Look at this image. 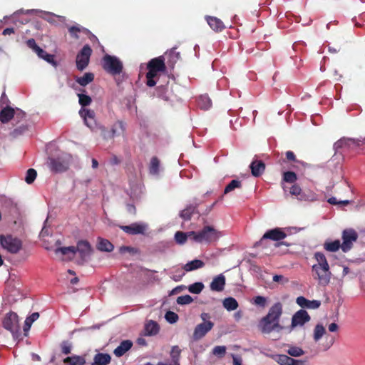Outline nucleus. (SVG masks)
Masks as SVG:
<instances>
[{
  "instance_id": "1",
  "label": "nucleus",
  "mask_w": 365,
  "mask_h": 365,
  "mask_svg": "<svg viewBox=\"0 0 365 365\" xmlns=\"http://www.w3.org/2000/svg\"><path fill=\"white\" fill-rule=\"evenodd\" d=\"M281 314L282 305L277 303L270 308L268 314L260 321L259 324L260 331L264 334H270L272 331L280 332L282 329L279 324Z\"/></svg>"
},
{
  "instance_id": "2",
  "label": "nucleus",
  "mask_w": 365,
  "mask_h": 365,
  "mask_svg": "<svg viewBox=\"0 0 365 365\" xmlns=\"http://www.w3.org/2000/svg\"><path fill=\"white\" fill-rule=\"evenodd\" d=\"M192 235V241L197 243L210 244L216 242L221 236V232L212 226H205L199 232H189Z\"/></svg>"
},
{
  "instance_id": "3",
  "label": "nucleus",
  "mask_w": 365,
  "mask_h": 365,
  "mask_svg": "<svg viewBox=\"0 0 365 365\" xmlns=\"http://www.w3.org/2000/svg\"><path fill=\"white\" fill-rule=\"evenodd\" d=\"M147 68L148 72L146 74L147 85L150 87H153L156 82L153 80L155 77L161 72H165L166 66L164 62V58L162 56L151 59L148 65Z\"/></svg>"
},
{
  "instance_id": "4",
  "label": "nucleus",
  "mask_w": 365,
  "mask_h": 365,
  "mask_svg": "<svg viewBox=\"0 0 365 365\" xmlns=\"http://www.w3.org/2000/svg\"><path fill=\"white\" fill-rule=\"evenodd\" d=\"M1 247L10 254H17L23 247L22 240L16 236L6 234L0 235Z\"/></svg>"
},
{
  "instance_id": "5",
  "label": "nucleus",
  "mask_w": 365,
  "mask_h": 365,
  "mask_svg": "<svg viewBox=\"0 0 365 365\" xmlns=\"http://www.w3.org/2000/svg\"><path fill=\"white\" fill-rule=\"evenodd\" d=\"M72 161V157L68 154H63L57 158H51L48 163L49 168L55 173L66 171Z\"/></svg>"
},
{
  "instance_id": "6",
  "label": "nucleus",
  "mask_w": 365,
  "mask_h": 365,
  "mask_svg": "<svg viewBox=\"0 0 365 365\" xmlns=\"http://www.w3.org/2000/svg\"><path fill=\"white\" fill-rule=\"evenodd\" d=\"M4 329L9 331L14 337H16L19 332V319L18 315L13 312L5 314L2 321Z\"/></svg>"
},
{
  "instance_id": "7",
  "label": "nucleus",
  "mask_w": 365,
  "mask_h": 365,
  "mask_svg": "<svg viewBox=\"0 0 365 365\" xmlns=\"http://www.w3.org/2000/svg\"><path fill=\"white\" fill-rule=\"evenodd\" d=\"M103 68L112 74L120 73L123 68L121 61L115 56L106 55L103 58Z\"/></svg>"
},
{
  "instance_id": "8",
  "label": "nucleus",
  "mask_w": 365,
  "mask_h": 365,
  "mask_svg": "<svg viewBox=\"0 0 365 365\" xmlns=\"http://www.w3.org/2000/svg\"><path fill=\"white\" fill-rule=\"evenodd\" d=\"M313 276L320 285L326 286L330 282L331 273L329 267L312 269Z\"/></svg>"
},
{
  "instance_id": "9",
  "label": "nucleus",
  "mask_w": 365,
  "mask_h": 365,
  "mask_svg": "<svg viewBox=\"0 0 365 365\" xmlns=\"http://www.w3.org/2000/svg\"><path fill=\"white\" fill-rule=\"evenodd\" d=\"M148 224L145 222H135L130 225L121 226L120 228L129 235H145L148 230Z\"/></svg>"
},
{
  "instance_id": "10",
  "label": "nucleus",
  "mask_w": 365,
  "mask_h": 365,
  "mask_svg": "<svg viewBox=\"0 0 365 365\" xmlns=\"http://www.w3.org/2000/svg\"><path fill=\"white\" fill-rule=\"evenodd\" d=\"M214 327L213 322L200 323L196 325L192 333V339L198 341L202 339Z\"/></svg>"
},
{
  "instance_id": "11",
  "label": "nucleus",
  "mask_w": 365,
  "mask_h": 365,
  "mask_svg": "<svg viewBox=\"0 0 365 365\" xmlns=\"http://www.w3.org/2000/svg\"><path fill=\"white\" fill-rule=\"evenodd\" d=\"M357 233L353 229H347L344 230L342 233L343 243L341 249L344 252H347L351 247L352 243L357 239Z\"/></svg>"
},
{
  "instance_id": "12",
  "label": "nucleus",
  "mask_w": 365,
  "mask_h": 365,
  "mask_svg": "<svg viewBox=\"0 0 365 365\" xmlns=\"http://www.w3.org/2000/svg\"><path fill=\"white\" fill-rule=\"evenodd\" d=\"M91 52V48L88 46H85L81 51L77 55L76 66L78 69L82 71L87 66Z\"/></svg>"
},
{
  "instance_id": "13",
  "label": "nucleus",
  "mask_w": 365,
  "mask_h": 365,
  "mask_svg": "<svg viewBox=\"0 0 365 365\" xmlns=\"http://www.w3.org/2000/svg\"><path fill=\"white\" fill-rule=\"evenodd\" d=\"M54 252L58 259L69 261L73 259L76 251L74 247H64L56 248Z\"/></svg>"
},
{
  "instance_id": "14",
  "label": "nucleus",
  "mask_w": 365,
  "mask_h": 365,
  "mask_svg": "<svg viewBox=\"0 0 365 365\" xmlns=\"http://www.w3.org/2000/svg\"><path fill=\"white\" fill-rule=\"evenodd\" d=\"M14 115L23 116L24 113L19 108L14 109L10 106H6L0 112V120L2 123H7Z\"/></svg>"
},
{
  "instance_id": "15",
  "label": "nucleus",
  "mask_w": 365,
  "mask_h": 365,
  "mask_svg": "<svg viewBox=\"0 0 365 365\" xmlns=\"http://www.w3.org/2000/svg\"><path fill=\"white\" fill-rule=\"evenodd\" d=\"M310 320V317L305 310H299L297 312L292 319V328L294 329L297 327H302L306 322Z\"/></svg>"
},
{
  "instance_id": "16",
  "label": "nucleus",
  "mask_w": 365,
  "mask_h": 365,
  "mask_svg": "<svg viewBox=\"0 0 365 365\" xmlns=\"http://www.w3.org/2000/svg\"><path fill=\"white\" fill-rule=\"evenodd\" d=\"M79 114L83 118L85 124L88 127L93 130L96 128L95 113L93 110L82 108L79 111Z\"/></svg>"
},
{
  "instance_id": "17",
  "label": "nucleus",
  "mask_w": 365,
  "mask_h": 365,
  "mask_svg": "<svg viewBox=\"0 0 365 365\" xmlns=\"http://www.w3.org/2000/svg\"><path fill=\"white\" fill-rule=\"evenodd\" d=\"M76 251L79 254L82 261L88 259L92 252L91 245L86 241L79 242L77 244Z\"/></svg>"
},
{
  "instance_id": "18",
  "label": "nucleus",
  "mask_w": 365,
  "mask_h": 365,
  "mask_svg": "<svg viewBox=\"0 0 365 365\" xmlns=\"http://www.w3.org/2000/svg\"><path fill=\"white\" fill-rule=\"evenodd\" d=\"M287 234L281 228H274L267 231L262 236V240L269 239L273 241H278L284 239Z\"/></svg>"
},
{
  "instance_id": "19",
  "label": "nucleus",
  "mask_w": 365,
  "mask_h": 365,
  "mask_svg": "<svg viewBox=\"0 0 365 365\" xmlns=\"http://www.w3.org/2000/svg\"><path fill=\"white\" fill-rule=\"evenodd\" d=\"M351 145L359 146L360 145L359 139L342 138L334 144V149L337 151L338 150L344 148H349Z\"/></svg>"
},
{
  "instance_id": "20",
  "label": "nucleus",
  "mask_w": 365,
  "mask_h": 365,
  "mask_svg": "<svg viewBox=\"0 0 365 365\" xmlns=\"http://www.w3.org/2000/svg\"><path fill=\"white\" fill-rule=\"evenodd\" d=\"M297 303L299 306L304 308L308 309H317L321 305V302L319 300H308L304 297H299L297 298Z\"/></svg>"
},
{
  "instance_id": "21",
  "label": "nucleus",
  "mask_w": 365,
  "mask_h": 365,
  "mask_svg": "<svg viewBox=\"0 0 365 365\" xmlns=\"http://www.w3.org/2000/svg\"><path fill=\"white\" fill-rule=\"evenodd\" d=\"M225 285V277L222 274H219L218 276L213 278L212 282L210 283V289L212 291L215 292H221L224 289V287Z\"/></svg>"
},
{
  "instance_id": "22",
  "label": "nucleus",
  "mask_w": 365,
  "mask_h": 365,
  "mask_svg": "<svg viewBox=\"0 0 365 365\" xmlns=\"http://www.w3.org/2000/svg\"><path fill=\"white\" fill-rule=\"evenodd\" d=\"M133 346V343L130 340H125L123 341L120 345L116 347L114 351L113 354L117 356L120 357L122 356L123 354H125L128 350L130 349V348Z\"/></svg>"
},
{
  "instance_id": "23",
  "label": "nucleus",
  "mask_w": 365,
  "mask_h": 365,
  "mask_svg": "<svg viewBox=\"0 0 365 365\" xmlns=\"http://www.w3.org/2000/svg\"><path fill=\"white\" fill-rule=\"evenodd\" d=\"M110 361L111 357L108 354L98 353L94 356L91 365H108Z\"/></svg>"
},
{
  "instance_id": "24",
  "label": "nucleus",
  "mask_w": 365,
  "mask_h": 365,
  "mask_svg": "<svg viewBox=\"0 0 365 365\" xmlns=\"http://www.w3.org/2000/svg\"><path fill=\"white\" fill-rule=\"evenodd\" d=\"M314 258L317 261V263L312 266V269L329 267L327 258L323 253L316 252L314 255Z\"/></svg>"
},
{
  "instance_id": "25",
  "label": "nucleus",
  "mask_w": 365,
  "mask_h": 365,
  "mask_svg": "<svg viewBox=\"0 0 365 365\" xmlns=\"http://www.w3.org/2000/svg\"><path fill=\"white\" fill-rule=\"evenodd\" d=\"M327 334L325 327L321 324H317L313 330V339L315 342H319L324 336Z\"/></svg>"
},
{
  "instance_id": "26",
  "label": "nucleus",
  "mask_w": 365,
  "mask_h": 365,
  "mask_svg": "<svg viewBox=\"0 0 365 365\" xmlns=\"http://www.w3.org/2000/svg\"><path fill=\"white\" fill-rule=\"evenodd\" d=\"M206 20L211 29L216 31H221L224 28L223 22L216 17L207 16Z\"/></svg>"
},
{
  "instance_id": "27",
  "label": "nucleus",
  "mask_w": 365,
  "mask_h": 365,
  "mask_svg": "<svg viewBox=\"0 0 365 365\" xmlns=\"http://www.w3.org/2000/svg\"><path fill=\"white\" fill-rule=\"evenodd\" d=\"M252 174L255 176H259L264 170L265 166L262 161H254L250 165Z\"/></svg>"
},
{
  "instance_id": "28",
  "label": "nucleus",
  "mask_w": 365,
  "mask_h": 365,
  "mask_svg": "<svg viewBox=\"0 0 365 365\" xmlns=\"http://www.w3.org/2000/svg\"><path fill=\"white\" fill-rule=\"evenodd\" d=\"M205 265L204 262L200 259H194L188 262L183 266V269L185 272H191L200 268L203 267Z\"/></svg>"
},
{
  "instance_id": "29",
  "label": "nucleus",
  "mask_w": 365,
  "mask_h": 365,
  "mask_svg": "<svg viewBox=\"0 0 365 365\" xmlns=\"http://www.w3.org/2000/svg\"><path fill=\"white\" fill-rule=\"evenodd\" d=\"M145 331L146 335L153 336L158 333L159 326L154 321H149L145 324Z\"/></svg>"
},
{
  "instance_id": "30",
  "label": "nucleus",
  "mask_w": 365,
  "mask_h": 365,
  "mask_svg": "<svg viewBox=\"0 0 365 365\" xmlns=\"http://www.w3.org/2000/svg\"><path fill=\"white\" fill-rule=\"evenodd\" d=\"M97 248L103 252H111L114 246L111 242L106 239L99 238L98 241Z\"/></svg>"
},
{
  "instance_id": "31",
  "label": "nucleus",
  "mask_w": 365,
  "mask_h": 365,
  "mask_svg": "<svg viewBox=\"0 0 365 365\" xmlns=\"http://www.w3.org/2000/svg\"><path fill=\"white\" fill-rule=\"evenodd\" d=\"M63 362L69 364L70 365H84L86 359L83 356L75 355L66 358Z\"/></svg>"
},
{
  "instance_id": "32",
  "label": "nucleus",
  "mask_w": 365,
  "mask_h": 365,
  "mask_svg": "<svg viewBox=\"0 0 365 365\" xmlns=\"http://www.w3.org/2000/svg\"><path fill=\"white\" fill-rule=\"evenodd\" d=\"M223 306L227 311H233L238 307V303L235 299L228 297L223 300Z\"/></svg>"
},
{
  "instance_id": "33",
  "label": "nucleus",
  "mask_w": 365,
  "mask_h": 365,
  "mask_svg": "<svg viewBox=\"0 0 365 365\" xmlns=\"http://www.w3.org/2000/svg\"><path fill=\"white\" fill-rule=\"evenodd\" d=\"M198 106L202 109H209L212 106V102L209 96L207 95H201L198 99Z\"/></svg>"
},
{
  "instance_id": "34",
  "label": "nucleus",
  "mask_w": 365,
  "mask_h": 365,
  "mask_svg": "<svg viewBox=\"0 0 365 365\" xmlns=\"http://www.w3.org/2000/svg\"><path fill=\"white\" fill-rule=\"evenodd\" d=\"M175 239L178 244L182 245L187 241V239H190L192 240V235H190L189 232H182L178 231L175 235Z\"/></svg>"
},
{
  "instance_id": "35",
  "label": "nucleus",
  "mask_w": 365,
  "mask_h": 365,
  "mask_svg": "<svg viewBox=\"0 0 365 365\" xmlns=\"http://www.w3.org/2000/svg\"><path fill=\"white\" fill-rule=\"evenodd\" d=\"M340 246L341 247L339 240H334L333 242H326L324 245V249L329 252L337 251L339 249Z\"/></svg>"
},
{
  "instance_id": "36",
  "label": "nucleus",
  "mask_w": 365,
  "mask_h": 365,
  "mask_svg": "<svg viewBox=\"0 0 365 365\" xmlns=\"http://www.w3.org/2000/svg\"><path fill=\"white\" fill-rule=\"evenodd\" d=\"M39 317V314L38 312H34L31 316L27 317L25 320L24 324V331H27L31 327L32 324L36 321Z\"/></svg>"
},
{
  "instance_id": "37",
  "label": "nucleus",
  "mask_w": 365,
  "mask_h": 365,
  "mask_svg": "<svg viewBox=\"0 0 365 365\" xmlns=\"http://www.w3.org/2000/svg\"><path fill=\"white\" fill-rule=\"evenodd\" d=\"M292 359L285 354H279L274 357V361L279 365H290Z\"/></svg>"
},
{
  "instance_id": "38",
  "label": "nucleus",
  "mask_w": 365,
  "mask_h": 365,
  "mask_svg": "<svg viewBox=\"0 0 365 365\" xmlns=\"http://www.w3.org/2000/svg\"><path fill=\"white\" fill-rule=\"evenodd\" d=\"M93 80V75L91 73H86L82 77L78 78L76 81L83 86H86Z\"/></svg>"
},
{
  "instance_id": "39",
  "label": "nucleus",
  "mask_w": 365,
  "mask_h": 365,
  "mask_svg": "<svg viewBox=\"0 0 365 365\" xmlns=\"http://www.w3.org/2000/svg\"><path fill=\"white\" fill-rule=\"evenodd\" d=\"M159 160L154 157L150 160V173L153 175H158L159 173Z\"/></svg>"
},
{
  "instance_id": "40",
  "label": "nucleus",
  "mask_w": 365,
  "mask_h": 365,
  "mask_svg": "<svg viewBox=\"0 0 365 365\" xmlns=\"http://www.w3.org/2000/svg\"><path fill=\"white\" fill-rule=\"evenodd\" d=\"M287 353L294 357H299L304 354L302 349L294 346H290L287 350Z\"/></svg>"
},
{
  "instance_id": "41",
  "label": "nucleus",
  "mask_w": 365,
  "mask_h": 365,
  "mask_svg": "<svg viewBox=\"0 0 365 365\" xmlns=\"http://www.w3.org/2000/svg\"><path fill=\"white\" fill-rule=\"evenodd\" d=\"M194 212L195 207L192 206H189L180 212V216L185 220H190Z\"/></svg>"
},
{
  "instance_id": "42",
  "label": "nucleus",
  "mask_w": 365,
  "mask_h": 365,
  "mask_svg": "<svg viewBox=\"0 0 365 365\" xmlns=\"http://www.w3.org/2000/svg\"><path fill=\"white\" fill-rule=\"evenodd\" d=\"M188 291L193 294H199L204 289V284L202 282H195L192 284H190L188 287Z\"/></svg>"
},
{
  "instance_id": "43",
  "label": "nucleus",
  "mask_w": 365,
  "mask_h": 365,
  "mask_svg": "<svg viewBox=\"0 0 365 365\" xmlns=\"http://www.w3.org/2000/svg\"><path fill=\"white\" fill-rule=\"evenodd\" d=\"M36 53V54L38 55V56L39 58L44 59L47 62H48V63H53V56L47 53L46 51H44L40 47L37 49Z\"/></svg>"
},
{
  "instance_id": "44",
  "label": "nucleus",
  "mask_w": 365,
  "mask_h": 365,
  "mask_svg": "<svg viewBox=\"0 0 365 365\" xmlns=\"http://www.w3.org/2000/svg\"><path fill=\"white\" fill-rule=\"evenodd\" d=\"M37 176V173L34 169L30 168L27 170L25 181L28 184H31Z\"/></svg>"
},
{
  "instance_id": "45",
  "label": "nucleus",
  "mask_w": 365,
  "mask_h": 365,
  "mask_svg": "<svg viewBox=\"0 0 365 365\" xmlns=\"http://www.w3.org/2000/svg\"><path fill=\"white\" fill-rule=\"evenodd\" d=\"M119 252L122 255H134L138 253V250L129 246H122L119 248Z\"/></svg>"
},
{
  "instance_id": "46",
  "label": "nucleus",
  "mask_w": 365,
  "mask_h": 365,
  "mask_svg": "<svg viewBox=\"0 0 365 365\" xmlns=\"http://www.w3.org/2000/svg\"><path fill=\"white\" fill-rule=\"evenodd\" d=\"M241 186V182L237 180H232L229 185H227V187L225 189V193H228L232 190H234L235 188H239Z\"/></svg>"
},
{
  "instance_id": "47",
  "label": "nucleus",
  "mask_w": 365,
  "mask_h": 365,
  "mask_svg": "<svg viewBox=\"0 0 365 365\" xmlns=\"http://www.w3.org/2000/svg\"><path fill=\"white\" fill-rule=\"evenodd\" d=\"M78 102L83 107L88 106L91 103V98L85 94H78Z\"/></svg>"
},
{
  "instance_id": "48",
  "label": "nucleus",
  "mask_w": 365,
  "mask_h": 365,
  "mask_svg": "<svg viewBox=\"0 0 365 365\" xmlns=\"http://www.w3.org/2000/svg\"><path fill=\"white\" fill-rule=\"evenodd\" d=\"M165 319L170 324L175 323L178 319V316L176 313L169 311L165 315Z\"/></svg>"
},
{
  "instance_id": "49",
  "label": "nucleus",
  "mask_w": 365,
  "mask_h": 365,
  "mask_svg": "<svg viewBox=\"0 0 365 365\" xmlns=\"http://www.w3.org/2000/svg\"><path fill=\"white\" fill-rule=\"evenodd\" d=\"M226 352V347L225 346H217L212 349V354L215 356L222 357Z\"/></svg>"
},
{
  "instance_id": "50",
  "label": "nucleus",
  "mask_w": 365,
  "mask_h": 365,
  "mask_svg": "<svg viewBox=\"0 0 365 365\" xmlns=\"http://www.w3.org/2000/svg\"><path fill=\"white\" fill-rule=\"evenodd\" d=\"M192 298L190 295H183L178 297L177 299V302L179 304H189L192 302Z\"/></svg>"
},
{
  "instance_id": "51",
  "label": "nucleus",
  "mask_w": 365,
  "mask_h": 365,
  "mask_svg": "<svg viewBox=\"0 0 365 365\" xmlns=\"http://www.w3.org/2000/svg\"><path fill=\"white\" fill-rule=\"evenodd\" d=\"M297 180V175L293 172H286L284 173V180L287 182H294Z\"/></svg>"
},
{
  "instance_id": "52",
  "label": "nucleus",
  "mask_w": 365,
  "mask_h": 365,
  "mask_svg": "<svg viewBox=\"0 0 365 365\" xmlns=\"http://www.w3.org/2000/svg\"><path fill=\"white\" fill-rule=\"evenodd\" d=\"M273 281L280 284H284L288 282V279L283 275H274L273 277Z\"/></svg>"
},
{
  "instance_id": "53",
  "label": "nucleus",
  "mask_w": 365,
  "mask_h": 365,
  "mask_svg": "<svg viewBox=\"0 0 365 365\" xmlns=\"http://www.w3.org/2000/svg\"><path fill=\"white\" fill-rule=\"evenodd\" d=\"M328 202L331 205H348L349 203V200H342V201H337L336 197H330L328 200Z\"/></svg>"
},
{
  "instance_id": "54",
  "label": "nucleus",
  "mask_w": 365,
  "mask_h": 365,
  "mask_svg": "<svg viewBox=\"0 0 365 365\" xmlns=\"http://www.w3.org/2000/svg\"><path fill=\"white\" fill-rule=\"evenodd\" d=\"M302 190L297 185H294L290 189V194L292 195L298 196L301 194Z\"/></svg>"
},
{
  "instance_id": "55",
  "label": "nucleus",
  "mask_w": 365,
  "mask_h": 365,
  "mask_svg": "<svg viewBox=\"0 0 365 365\" xmlns=\"http://www.w3.org/2000/svg\"><path fill=\"white\" fill-rule=\"evenodd\" d=\"M254 302L257 305L264 307L265 305L266 299L264 297L257 296L254 299Z\"/></svg>"
},
{
  "instance_id": "56",
  "label": "nucleus",
  "mask_w": 365,
  "mask_h": 365,
  "mask_svg": "<svg viewBox=\"0 0 365 365\" xmlns=\"http://www.w3.org/2000/svg\"><path fill=\"white\" fill-rule=\"evenodd\" d=\"M27 43V46L31 48L32 50H34L35 52L37 51V49L39 48V46L36 43V41L33 38H31V39H29L26 42Z\"/></svg>"
},
{
  "instance_id": "57",
  "label": "nucleus",
  "mask_w": 365,
  "mask_h": 365,
  "mask_svg": "<svg viewBox=\"0 0 365 365\" xmlns=\"http://www.w3.org/2000/svg\"><path fill=\"white\" fill-rule=\"evenodd\" d=\"M180 354V349L178 346H173L170 355L173 359L178 358Z\"/></svg>"
},
{
  "instance_id": "58",
  "label": "nucleus",
  "mask_w": 365,
  "mask_h": 365,
  "mask_svg": "<svg viewBox=\"0 0 365 365\" xmlns=\"http://www.w3.org/2000/svg\"><path fill=\"white\" fill-rule=\"evenodd\" d=\"M200 319L202 321L201 323L212 322L210 320V315L206 312H203L200 314Z\"/></svg>"
},
{
  "instance_id": "59",
  "label": "nucleus",
  "mask_w": 365,
  "mask_h": 365,
  "mask_svg": "<svg viewBox=\"0 0 365 365\" xmlns=\"http://www.w3.org/2000/svg\"><path fill=\"white\" fill-rule=\"evenodd\" d=\"M100 130H101V135L105 138H111L114 135V133H115V130L113 129L112 130V134H107V133L106 132V130H105V128L103 127H100L99 128Z\"/></svg>"
},
{
  "instance_id": "60",
  "label": "nucleus",
  "mask_w": 365,
  "mask_h": 365,
  "mask_svg": "<svg viewBox=\"0 0 365 365\" xmlns=\"http://www.w3.org/2000/svg\"><path fill=\"white\" fill-rule=\"evenodd\" d=\"M290 365H308V363L306 360H298L292 359Z\"/></svg>"
},
{
  "instance_id": "61",
  "label": "nucleus",
  "mask_w": 365,
  "mask_h": 365,
  "mask_svg": "<svg viewBox=\"0 0 365 365\" xmlns=\"http://www.w3.org/2000/svg\"><path fill=\"white\" fill-rule=\"evenodd\" d=\"M82 28L79 26H72L69 29L71 34L75 37H78L76 33L81 31Z\"/></svg>"
},
{
  "instance_id": "62",
  "label": "nucleus",
  "mask_w": 365,
  "mask_h": 365,
  "mask_svg": "<svg viewBox=\"0 0 365 365\" xmlns=\"http://www.w3.org/2000/svg\"><path fill=\"white\" fill-rule=\"evenodd\" d=\"M328 329L330 332H335L338 331L339 327L336 323H331L329 325Z\"/></svg>"
},
{
  "instance_id": "63",
  "label": "nucleus",
  "mask_w": 365,
  "mask_h": 365,
  "mask_svg": "<svg viewBox=\"0 0 365 365\" xmlns=\"http://www.w3.org/2000/svg\"><path fill=\"white\" fill-rule=\"evenodd\" d=\"M184 289H185V286H178L175 288H174L171 292H170V294H175L177 293H179L181 291H182Z\"/></svg>"
},
{
  "instance_id": "64",
  "label": "nucleus",
  "mask_w": 365,
  "mask_h": 365,
  "mask_svg": "<svg viewBox=\"0 0 365 365\" xmlns=\"http://www.w3.org/2000/svg\"><path fill=\"white\" fill-rule=\"evenodd\" d=\"M233 365H242V359L240 357L233 356Z\"/></svg>"
}]
</instances>
